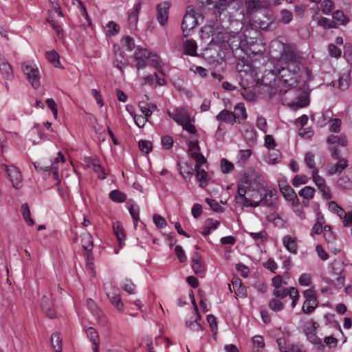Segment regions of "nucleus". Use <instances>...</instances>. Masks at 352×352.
I'll list each match as a JSON object with an SVG mask.
<instances>
[{
    "mask_svg": "<svg viewBox=\"0 0 352 352\" xmlns=\"http://www.w3.org/2000/svg\"><path fill=\"white\" fill-rule=\"evenodd\" d=\"M273 74L278 75L280 78V82L288 89L283 92L285 101L289 99L291 95L296 91L298 85V80L300 77V67L296 63H290L287 65H281L280 67H275Z\"/></svg>",
    "mask_w": 352,
    "mask_h": 352,
    "instance_id": "1",
    "label": "nucleus"
},
{
    "mask_svg": "<svg viewBox=\"0 0 352 352\" xmlns=\"http://www.w3.org/2000/svg\"><path fill=\"white\" fill-rule=\"evenodd\" d=\"M197 316L192 321H187L186 326L192 331H202V327L198 322V320H200V316L196 312Z\"/></svg>",
    "mask_w": 352,
    "mask_h": 352,
    "instance_id": "50",
    "label": "nucleus"
},
{
    "mask_svg": "<svg viewBox=\"0 0 352 352\" xmlns=\"http://www.w3.org/2000/svg\"><path fill=\"white\" fill-rule=\"evenodd\" d=\"M249 235L256 242L261 243L267 240V234L266 231L261 230L258 232H249Z\"/></svg>",
    "mask_w": 352,
    "mask_h": 352,
    "instance_id": "48",
    "label": "nucleus"
},
{
    "mask_svg": "<svg viewBox=\"0 0 352 352\" xmlns=\"http://www.w3.org/2000/svg\"><path fill=\"white\" fill-rule=\"evenodd\" d=\"M330 268L331 273L333 275H339L343 273L344 271V263L340 260H334L330 264Z\"/></svg>",
    "mask_w": 352,
    "mask_h": 352,
    "instance_id": "36",
    "label": "nucleus"
},
{
    "mask_svg": "<svg viewBox=\"0 0 352 352\" xmlns=\"http://www.w3.org/2000/svg\"><path fill=\"white\" fill-rule=\"evenodd\" d=\"M221 170L223 173H228L234 169V164L226 158H222L220 162Z\"/></svg>",
    "mask_w": 352,
    "mask_h": 352,
    "instance_id": "53",
    "label": "nucleus"
},
{
    "mask_svg": "<svg viewBox=\"0 0 352 352\" xmlns=\"http://www.w3.org/2000/svg\"><path fill=\"white\" fill-rule=\"evenodd\" d=\"M113 230L121 247L125 241V236L121 223L118 221L114 223L113 225Z\"/></svg>",
    "mask_w": 352,
    "mask_h": 352,
    "instance_id": "30",
    "label": "nucleus"
},
{
    "mask_svg": "<svg viewBox=\"0 0 352 352\" xmlns=\"http://www.w3.org/2000/svg\"><path fill=\"white\" fill-rule=\"evenodd\" d=\"M191 162H187L180 168L181 175L186 180L190 179L194 175L195 168H194Z\"/></svg>",
    "mask_w": 352,
    "mask_h": 352,
    "instance_id": "31",
    "label": "nucleus"
},
{
    "mask_svg": "<svg viewBox=\"0 0 352 352\" xmlns=\"http://www.w3.org/2000/svg\"><path fill=\"white\" fill-rule=\"evenodd\" d=\"M86 266L92 276H95L94 257L91 252H85Z\"/></svg>",
    "mask_w": 352,
    "mask_h": 352,
    "instance_id": "54",
    "label": "nucleus"
},
{
    "mask_svg": "<svg viewBox=\"0 0 352 352\" xmlns=\"http://www.w3.org/2000/svg\"><path fill=\"white\" fill-rule=\"evenodd\" d=\"M141 9V3L138 2L133 6V10L128 16V25L131 30H135L138 26V16Z\"/></svg>",
    "mask_w": 352,
    "mask_h": 352,
    "instance_id": "13",
    "label": "nucleus"
},
{
    "mask_svg": "<svg viewBox=\"0 0 352 352\" xmlns=\"http://www.w3.org/2000/svg\"><path fill=\"white\" fill-rule=\"evenodd\" d=\"M283 65H287L290 63L299 64V57L292 51H285L280 56Z\"/></svg>",
    "mask_w": 352,
    "mask_h": 352,
    "instance_id": "23",
    "label": "nucleus"
},
{
    "mask_svg": "<svg viewBox=\"0 0 352 352\" xmlns=\"http://www.w3.org/2000/svg\"><path fill=\"white\" fill-rule=\"evenodd\" d=\"M122 288L129 294H133L135 291V285L131 280L126 279L122 284Z\"/></svg>",
    "mask_w": 352,
    "mask_h": 352,
    "instance_id": "57",
    "label": "nucleus"
},
{
    "mask_svg": "<svg viewBox=\"0 0 352 352\" xmlns=\"http://www.w3.org/2000/svg\"><path fill=\"white\" fill-rule=\"evenodd\" d=\"M349 75L348 74H342L338 80V87L340 89L345 90L349 87Z\"/></svg>",
    "mask_w": 352,
    "mask_h": 352,
    "instance_id": "56",
    "label": "nucleus"
},
{
    "mask_svg": "<svg viewBox=\"0 0 352 352\" xmlns=\"http://www.w3.org/2000/svg\"><path fill=\"white\" fill-rule=\"evenodd\" d=\"M109 198L113 201L122 203L126 200V196L120 190H113L109 193Z\"/></svg>",
    "mask_w": 352,
    "mask_h": 352,
    "instance_id": "44",
    "label": "nucleus"
},
{
    "mask_svg": "<svg viewBox=\"0 0 352 352\" xmlns=\"http://www.w3.org/2000/svg\"><path fill=\"white\" fill-rule=\"evenodd\" d=\"M86 333L90 341L92 342L95 350L97 351V348L99 347V336L97 331L93 327H89Z\"/></svg>",
    "mask_w": 352,
    "mask_h": 352,
    "instance_id": "32",
    "label": "nucleus"
},
{
    "mask_svg": "<svg viewBox=\"0 0 352 352\" xmlns=\"http://www.w3.org/2000/svg\"><path fill=\"white\" fill-rule=\"evenodd\" d=\"M333 19L336 24L337 25V28L338 25H345L349 21V17L341 10H336L333 13Z\"/></svg>",
    "mask_w": 352,
    "mask_h": 352,
    "instance_id": "27",
    "label": "nucleus"
},
{
    "mask_svg": "<svg viewBox=\"0 0 352 352\" xmlns=\"http://www.w3.org/2000/svg\"><path fill=\"white\" fill-rule=\"evenodd\" d=\"M261 181V175L252 168L245 170L240 177L237 184L238 197L243 203H245V194L254 184H259Z\"/></svg>",
    "mask_w": 352,
    "mask_h": 352,
    "instance_id": "2",
    "label": "nucleus"
},
{
    "mask_svg": "<svg viewBox=\"0 0 352 352\" xmlns=\"http://www.w3.org/2000/svg\"><path fill=\"white\" fill-rule=\"evenodd\" d=\"M318 25L324 29L337 28L336 23L327 18L322 17L318 21Z\"/></svg>",
    "mask_w": 352,
    "mask_h": 352,
    "instance_id": "47",
    "label": "nucleus"
},
{
    "mask_svg": "<svg viewBox=\"0 0 352 352\" xmlns=\"http://www.w3.org/2000/svg\"><path fill=\"white\" fill-rule=\"evenodd\" d=\"M168 116L179 125L186 124L190 119V116L187 110L182 107L175 108L172 112L167 111Z\"/></svg>",
    "mask_w": 352,
    "mask_h": 352,
    "instance_id": "7",
    "label": "nucleus"
},
{
    "mask_svg": "<svg viewBox=\"0 0 352 352\" xmlns=\"http://www.w3.org/2000/svg\"><path fill=\"white\" fill-rule=\"evenodd\" d=\"M309 179V177L305 175H296L294 177L292 183L294 187H298L300 185L307 184Z\"/></svg>",
    "mask_w": 352,
    "mask_h": 352,
    "instance_id": "51",
    "label": "nucleus"
},
{
    "mask_svg": "<svg viewBox=\"0 0 352 352\" xmlns=\"http://www.w3.org/2000/svg\"><path fill=\"white\" fill-rule=\"evenodd\" d=\"M309 104L308 98L306 96L299 94L295 100L291 102H287V104L293 109L302 108L307 107Z\"/></svg>",
    "mask_w": 352,
    "mask_h": 352,
    "instance_id": "22",
    "label": "nucleus"
},
{
    "mask_svg": "<svg viewBox=\"0 0 352 352\" xmlns=\"http://www.w3.org/2000/svg\"><path fill=\"white\" fill-rule=\"evenodd\" d=\"M148 63L155 68L157 69L161 72V68L162 66L160 58L156 54H151L148 52V56L147 58Z\"/></svg>",
    "mask_w": 352,
    "mask_h": 352,
    "instance_id": "39",
    "label": "nucleus"
},
{
    "mask_svg": "<svg viewBox=\"0 0 352 352\" xmlns=\"http://www.w3.org/2000/svg\"><path fill=\"white\" fill-rule=\"evenodd\" d=\"M283 243L285 248L291 253H296L297 243L291 236L286 235L283 239Z\"/></svg>",
    "mask_w": 352,
    "mask_h": 352,
    "instance_id": "29",
    "label": "nucleus"
},
{
    "mask_svg": "<svg viewBox=\"0 0 352 352\" xmlns=\"http://www.w3.org/2000/svg\"><path fill=\"white\" fill-rule=\"evenodd\" d=\"M184 53L187 55L190 56H196L197 55V45L195 41L193 40H187L184 45Z\"/></svg>",
    "mask_w": 352,
    "mask_h": 352,
    "instance_id": "33",
    "label": "nucleus"
},
{
    "mask_svg": "<svg viewBox=\"0 0 352 352\" xmlns=\"http://www.w3.org/2000/svg\"><path fill=\"white\" fill-rule=\"evenodd\" d=\"M148 56V52L146 49L138 48L133 55L135 60L147 59Z\"/></svg>",
    "mask_w": 352,
    "mask_h": 352,
    "instance_id": "63",
    "label": "nucleus"
},
{
    "mask_svg": "<svg viewBox=\"0 0 352 352\" xmlns=\"http://www.w3.org/2000/svg\"><path fill=\"white\" fill-rule=\"evenodd\" d=\"M51 344L54 352H62L61 340L59 333L55 332L52 334Z\"/></svg>",
    "mask_w": 352,
    "mask_h": 352,
    "instance_id": "35",
    "label": "nucleus"
},
{
    "mask_svg": "<svg viewBox=\"0 0 352 352\" xmlns=\"http://www.w3.org/2000/svg\"><path fill=\"white\" fill-rule=\"evenodd\" d=\"M291 287L288 288H275L273 291V295L278 298H284L287 295L290 296Z\"/></svg>",
    "mask_w": 352,
    "mask_h": 352,
    "instance_id": "55",
    "label": "nucleus"
},
{
    "mask_svg": "<svg viewBox=\"0 0 352 352\" xmlns=\"http://www.w3.org/2000/svg\"><path fill=\"white\" fill-rule=\"evenodd\" d=\"M311 177L319 191L322 193L323 199L328 200L331 197L330 188L327 186L325 179L318 175V169L312 170Z\"/></svg>",
    "mask_w": 352,
    "mask_h": 352,
    "instance_id": "6",
    "label": "nucleus"
},
{
    "mask_svg": "<svg viewBox=\"0 0 352 352\" xmlns=\"http://www.w3.org/2000/svg\"><path fill=\"white\" fill-rule=\"evenodd\" d=\"M269 307L274 311H280L283 309V304L277 299H272L269 302Z\"/></svg>",
    "mask_w": 352,
    "mask_h": 352,
    "instance_id": "62",
    "label": "nucleus"
},
{
    "mask_svg": "<svg viewBox=\"0 0 352 352\" xmlns=\"http://www.w3.org/2000/svg\"><path fill=\"white\" fill-rule=\"evenodd\" d=\"M21 211L22 215H23L25 222L28 223V225L33 226L34 221L30 217V208L27 204H23L21 206Z\"/></svg>",
    "mask_w": 352,
    "mask_h": 352,
    "instance_id": "43",
    "label": "nucleus"
},
{
    "mask_svg": "<svg viewBox=\"0 0 352 352\" xmlns=\"http://www.w3.org/2000/svg\"><path fill=\"white\" fill-rule=\"evenodd\" d=\"M315 188L312 186H307L302 188L298 192L299 195L305 199L309 201L313 199L315 194Z\"/></svg>",
    "mask_w": 352,
    "mask_h": 352,
    "instance_id": "34",
    "label": "nucleus"
},
{
    "mask_svg": "<svg viewBox=\"0 0 352 352\" xmlns=\"http://www.w3.org/2000/svg\"><path fill=\"white\" fill-rule=\"evenodd\" d=\"M327 143L329 145H340L341 146H346L348 140L344 135H331L327 138Z\"/></svg>",
    "mask_w": 352,
    "mask_h": 352,
    "instance_id": "21",
    "label": "nucleus"
},
{
    "mask_svg": "<svg viewBox=\"0 0 352 352\" xmlns=\"http://www.w3.org/2000/svg\"><path fill=\"white\" fill-rule=\"evenodd\" d=\"M202 164H197L196 162L195 170H196V177L199 182V186L203 188L207 185L208 175L206 171L201 168Z\"/></svg>",
    "mask_w": 352,
    "mask_h": 352,
    "instance_id": "24",
    "label": "nucleus"
},
{
    "mask_svg": "<svg viewBox=\"0 0 352 352\" xmlns=\"http://www.w3.org/2000/svg\"><path fill=\"white\" fill-rule=\"evenodd\" d=\"M329 208L332 211L336 212V214L340 217L342 218L343 215H346V212L341 208L336 202L331 201L329 204Z\"/></svg>",
    "mask_w": 352,
    "mask_h": 352,
    "instance_id": "61",
    "label": "nucleus"
},
{
    "mask_svg": "<svg viewBox=\"0 0 352 352\" xmlns=\"http://www.w3.org/2000/svg\"><path fill=\"white\" fill-rule=\"evenodd\" d=\"M278 199V192L275 188H267L265 190L264 194L261 195L258 201L251 200L249 198H245V203L242 205L244 207L256 208L260 204L270 208H275Z\"/></svg>",
    "mask_w": 352,
    "mask_h": 352,
    "instance_id": "3",
    "label": "nucleus"
},
{
    "mask_svg": "<svg viewBox=\"0 0 352 352\" xmlns=\"http://www.w3.org/2000/svg\"><path fill=\"white\" fill-rule=\"evenodd\" d=\"M138 146L140 150L145 154L149 153L153 149V144L148 140H140Z\"/></svg>",
    "mask_w": 352,
    "mask_h": 352,
    "instance_id": "49",
    "label": "nucleus"
},
{
    "mask_svg": "<svg viewBox=\"0 0 352 352\" xmlns=\"http://www.w3.org/2000/svg\"><path fill=\"white\" fill-rule=\"evenodd\" d=\"M0 73L6 80H12L14 76L12 67L8 61L0 63Z\"/></svg>",
    "mask_w": 352,
    "mask_h": 352,
    "instance_id": "26",
    "label": "nucleus"
},
{
    "mask_svg": "<svg viewBox=\"0 0 352 352\" xmlns=\"http://www.w3.org/2000/svg\"><path fill=\"white\" fill-rule=\"evenodd\" d=\"M1 168L7 173L14 188L19 189L22 186L23 177L20 170L17 167L14 166H9L2 164Z\"/></svg>",
    "mask_w": 352,
    "mask_h": 352,
    "instance_id": "5",
    "label": "nucleus"
},
{
    "mask_svg": "<svg viewBox=\"0 0 352 352\" xmlns=\"http://www.w3.org/2000/svg\"><path fill=\"white\" fill-rule=\"evenodd\" d=\"M335 164H329L327 166V173L329 175L340 174L348 166V161L346 158L338 160Z\"/></svg>",
    "mask_w": 352,
    "mask_h": 352,
    "instance_id": "14",
    "label": "nucleus"
},
{
    "mask_svg": "<svg viewBox=\"0 0 352 352\" xmlns=\"http://www.w3.org/2000/svg\"><path fill=\"white\" fill-rule=\"evenodd\" d=\"M87 164H93L94 170L98 174V177L101 179L105 178V174L102 167L97 162L96 160L87 158L85 160Z\"/></svg>",
    "mask_w": 352,
    "mask_h": 352,
    "instance_id": "38",
    "label": "nucleus"
},
{
    "mask_svg": "<svg viewBox=\"0 0 352 352\" xmlns=\"http://www.w3.org/2000/svg\"><path fill=\"white\" fill-rule=\"evenodd\" d=\"M329 126V130L333 133H338L340 130L341 126V120L339 118H335L331 120Z\"/></svg>",
    "mask_w": 352,
    "mask_h": 352,
    "instance_id": "64",
    "label": "nucleus"
},
{
    "mask_svg": "<svg viewBox=\"0 0 352 352\" xmlns=\"http://www.w3.org/2000/svg\"><path fill=\"white\" fill-rule=\"evenodd\" d=\"M23 74L27 76L32 87L37 89L40 86V74L37 66L32 62H26L22 66Z\"/></svg>",
    "mask_w": 352,
    "mask_h": 352,
    "instance_id": "4",
    "label": "nucleus"
},
{
    "mask_svg": "<svg viewBox=\"0 0 352 352\" xmlns=\"http://www.w3.org/2000/svg\"><path fill=\"white\" fill-rule=\"evenodd\" d=\"M314 154L311 152H307L305 155V162L309 168L314 169L316 168V163L314 160Z\"/></svg>",
    "mask_w": 352,
    "mask_h": 352,
    "instance_id": "58",
    "label": "nucleus"
},
{
    "mask_svg": "<svg viewBox=\"0 0 352 352\" xmlns=\"http://www.w3.org/2000/svg\"><path fill=\"white\" fill-rule=\"evenodd\" d=\"M168 2H162L157 6V19L162 25H165L168 21Z\"/></svg>",
    "mask_w": 352,
    "mask_h": 352,
    "instance_id": "12",
    "label": "nucleus"
},
{
    "mask_svg": "<svg viewBox=\"0 0 352 352\" xmlns=\"http://www.w3.org/2000/svg\"><path fill=\"white\" fill-rule=\"evenodd\" d=\"M107 298L111 301L113 306L119 311H123L124 309V304L121 300L120 294L116 292H106Z\"/></svg>",
    "mask_w": 352,
    "mask_h": 352,
    "instance_id": "19",
    "label": "nucleus"
},
{
    "mask_svg": "<svg viewBox=\"0 0 352 352\" xmlns=\"http://www.w3.org/2000/svg\"><path fill=\"white\" fill-rule=\"evenodd\" d=\"M192 267L195 273L199 275H203L206 271L201 257L198 252H195L192 258Z\"/></svg>",
    "mask_w": 352,
    "mask_h": 352,
    "instance_id": "17",
    "label": "nucleus"
},
{
    "mask_svg": "<svg viewBox=\"0 0 352 352\" xmlns=\"http://www.w3.org/2000/svg\"><path fill=\"white\" fill-rule=\"evenodd\" d=\"M113 50L115 53L113 65L120 70H122L128 65L127 56L125 55L124 50L121 47L114 45Z\"/></svg>",
    "mask_w": 352,
    "mask_h": 352,
    "instance_id": "10",
    "label": "nucleus"
},
{
    "mask_svg": "<svg viewBox=\"0 0 352 352\" xmlns=\"http://www.w3.org/2000/svg\"><path fill=\"white\" fill-rule=\"evenodd\" d=\"M122 49H125L126 50L131 52L135 47V43L132 38L129 36H125L122 38Z\"/></svg>",
    "mask_w": 352,
    "mask_h": 352,
    "instance_id": "46",
    "label": "nucleus"
},
{
    "mask_svg": "<svg viewBox=\"0 0 352 352\" xmlns=\"http://www.w3.org/2000/svg\"><path fill=\"white\" fill-rule=\"evenodd\" d=\"M65 162V159L64 155L60 153H58L57 157L55 158L54 162L52 164L51 166H45V171L49 172L50 170L53 171V177L55 179H58V164H64Z\"/></svg>",
    "mask_w": 352,
    "mask_h": 352,
    "instance_id": "16",
    "label": "nucleus"
},
{
    "mask_svg": "<svg viewBox=\"0 0 352 352\" xmlns=\"http://www.w3.org/2000/svg\"><path fill=\"white\" fill-rule=\"evenodd\" d=\"M41 307L43 313L49 318L53 319L56 317L53 304L46 296L42 297Z\"/></svg>",
    "mask_w": 352,
    "mask_h": 352,
    "instance_id": "15",
    "label": "nucleus"
},
{
    "mask_svg": "<svg viewBox=\"0 0 352 352\" xmlns=\"http://www.w3.org/2000/svg\"><path fill=\"white\" fill-rule=\"evenodd\" d=\"M317 300H305L302 305V311L305 314H310L317 307Z\"/></svg>",
    "mask_w": 352,
    "mask_h": 352,
    "instance_id": "42",
    "label": "nucleus"
},
{
    "mask_svg": "<svg viewBox=\"0 0 352 352\" xmlns=\"http://www.w3.org/2000/svg\"><path fill=\"white\" fill-rule=\"evenodd\" d=\"M82 247L85 252H91L94 243L92 236L89 233H84L81 239Z\"/></svg>",
    "mask_w": 352,
    "mask_h": 352,
    "instance_id": "28",
    "label": "nucleus"
},
{
    "mask_svg": "<svg viewBox=\"0 0 352 352\" xmlns=\"http://www.w3.org/2000/svg\"><path fill=\"white\" fill-rule=\"evenodd\" d=\"M46 58L56 67H60L59 55L55 50L45 52Z\"/></svg>",
    "mask_w": 352,
    "mask_h": 352,
    "instance_id": "37",
    "label": "nucleus"
},
{
    "mask_svg": "<svg viewBox=\"0 0 352 352\" xmlns=\"http://www.w3.org/2000/svg\"><path fill=\"white\" fill-rule=\"evenodd\" d=\"M196 25V18L191 14H186L182 23V28L184 35L185 36H188L190 30H192Z\"/></svg>",
    "mask_w": 352,
    "mask_h": 352,
    "instance_id": "11",
    "label": "nucleus"
},
{
    "mask_svg": "<svg viewBox=\"0 0 352 352\" xmlns=\"http://www.w3.org/2000/svg\"><path fill=\"white\" fill-rule=\"evenodd\" d=\"M188 152L190 157L197 162L198 165L204 164L206 162V158L200 152V147L197 140L190 141L188 143Z\"/></svg>",
    "mask_w": 352,
    "mask_h": 352,
    "instance_id": "8",
    "label": "nucleus"
},
{
    "mask_svg": "<svg viewBox=\"0 0 352 352\" xmlns=\"http://www.w3.org/2000/svg\"><path fill=\"white\" fill-rule=\"evenodd\" d=\"M329 54L331 57L339 58L341 56L342 51L336 45L331 43L328 46Z\"/></svg>",
    "mask_w": 352,
    "mask_h": 352,
    "instance_id": "60",
    "label": "nucleus"
},
{
    "mask_svg": "<svg viewBox=\"0 0 352 352\" xmlns=\"http://www.w3.org/2000/svg\"><path fill=\"white\" fill-rule=\"evenodd\" d=\"M293 19V14L291 11L283 9L280 12L279 21L284 24H288Z\"/></svg>",
    "mask_w": 352,
    "mask_h": 352,
    "instance_id": "45",
    "label": "nucleus"
},
{
    "mask_svg": "<svg viewBox=\"0 0 352 352\" xmlns=\"http://www.w3.org/2000/svg\"><path fill=\"white\" fill-rule=\"evenodd\" d=\"M324 237L327 243L333 242L336 236L333 232L331 230L329 226H324L323 228Z\"/></svg>",
    "mask_w": 352,
    "mask_h": 352,
    "instance_id": "59",
    "label": "nucleus"
},
{
    "mask_svg": "<svg viewBox=\"0 0 352 352\" xmlns=\"http://www.w3.org/2000/svg\"><path fill=\"white\" fill-rule=\"evenodd\" d=\"M232 284L233 290L236 295L241 298H243L246 296V289L239 278H232Z\"/></svg>",
    "mask_w": 352,
    "mask_h": 352,
    "instance_id": "25",
    "label": "nucleus"
},
{
    "mask_svg": "<svg viewBox=\"0 0 352 352\" xmlns=\"http://www.w3.org/2000/svg\"><path fill=\"white\" fill-rule=\"evenodd\" d=\"M129 213L133 220L134 226H135V227H136L137 223L140 219H139L140 208L136 204H135L134 202H132L129 205Z\"/></svg>",
    "mask_w": 352,
    "mask_h": 352,
    "instance_id": "40",
    "label": "nucleus"
},
{
    "mask_svg": "<svg viewBox=\"0 0 352 352\" xmlns=\"http://www.w3.org/2000/svg\"><path fill=\"white\" fill-rule=\"evenodd\" d=\"M215 119L220 125H222L223 123L227 124H233V123H240L239 118L236 117L233 112L223 109L215 117Z\"/></svg>",
    "mask_w": 352,
    "mask_h": 352,
    "instance_id": "9",
    "label": "nucleus"
},
{
    "mask_svg": "<svg viewBox=\"0 0 352 352\" xmlns=\"http://www.w3.org/2000/svg\"><path fill=\"white\" fill-rule=\"evenodd\" d=\"M338 184L345 189H352V168H349L344 175L339 178Z\"/></svg>",
    "mask_w": 352,
    "mask_h": 352,
    "instance_id": "20",
    "label": "nucleus"
},
{
    "mask_svg": "<svg viewBox=\"0 0 352 352\" xmlns=\"http://www.w3.org/2000/svg\"><path fill=\"white\" fill-rule=\"evenodd\" d=\"M107 34L109 36H113L117 34L120 30V25L114 21H109L107 25Z\"/></svg>",
    "mask_w": 352,
    "mask_h": 352,
    "instance_id": "52",
    "label": "nucleus"
},
{
    "mask_svg": "<svg viewBox=\"0 0 352 352\" xmlns=\"http://www.w3.org/2000/svg\"><path fill=\"white\" fill-rule=\"evenodd\" d=\"M280 190L283 193L286 200L292 201V205H295L298 201L297 195L292 188L289 185L279 184Z\"/></svg>",
    "mask_w": 352,
    "mask_h": 352,
    "instance_id": "18",
    "label": "nucleus"
},
{
    "mask_svg": "<svg viewBox=\"0 0 352 352\" xmlns=\"http://www.w3.org/2000/svg\"><path fill=\"white\" fill-rule=\"evenodd\" d=\"M234 114L236 115V117L239 119L241 118L243 120H246L248 118V115L246 113V109L243 103H238L234 107Z\"/></svg>",
    "mask_w": 352,
    "mask_h": 352,
    "instance_id": "41",
    "label": "nucleus"
}]
</instances>
